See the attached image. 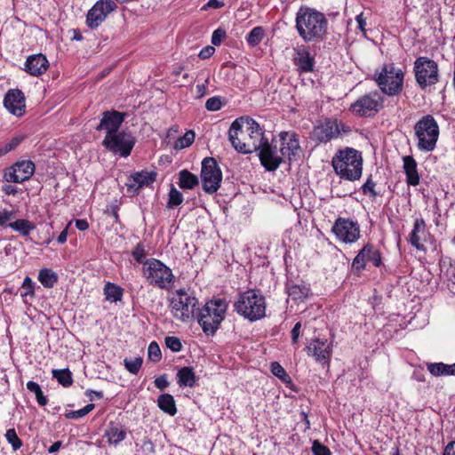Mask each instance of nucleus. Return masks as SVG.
<instances>
[{
  "mask_svg": "<svg viewBox=\"0 0 455 455\" xmlns=\"http://www.w3.org/2000/svg\"><path fill=\"white\" fill-rule=\"evenodd\" d=\"M228 140L238 153L247 155L259 152L260 164L268 172H275L283 163L276 146L264 138V131L252 117L241 116L233 121Z\"/></svg>",
  "mask_w": 455,
  "mask_h": 455,
  "instance_id": "obj_1",
  "label": "nucleus"
},
{
  "mask_svg": "<svg viewBox=\"0 0 455 455\" xmlns=\"http://www.w3.org/2000/svg\"><path fill=\"white\" fill-rule=\"evenodd\" d=\"M328 19L315 8L301 5L295 18V28L305 43L323 42L328 35Z\"/></svg>",
  "mask_w": 455,
  "mask_h": 455,
  "instance_id": "obj_2",
  "label": "nucleus"
},
{
  "mask_svg": "<svg viewBox=\"0 0 455 455\" xmlns=\"http://www.w3.org/2000/svg\"><path fill=\"white\" fill-rule=\"evenodd\" d=\"M332 167L341 179L350 181L357 180L362 176L363 157L358 150L347 148L339 152L331 160Z\"/></svg>",
  "mask_w": 455,
  "mask_h": 455,
  "instance_id": "obj_3",
  "label": "nucleus"
},
{
  "mask_svg": "<svg viewBox=\"0 0 455 455\" xmlns=\"http://www.w3.org/2000/svg\"><path fill=\"white\" fill-rule=\"evenodd\" d=\"M227 309L228 303L224 299L209 300L199 309L196 317L206 335H213L217 331L225 319Z\"/></svg>",
  "mask_w": 455,
  "mask_h": 455,
  "instance_id": "obj_4",
  "label": "nucleus"
},
{
  "mask_svg": "<svg viewBox=\"0 0 455 455\" xmlns=\"http://www.w3.org/2000/svg\"><path fill=\"white\" fill-rule=\"evenodd\" d=\"M235 311L251 322L265 316V297L255 290H248L239 294L235 305Z\"/></svg>",
  "mask_w": 455,
  "mask_h": 455,
  "instance_id": "obj_5",
  "label": "nucleus"
},
{
  "mask_svg": "<svg viewBox=\"0 0 455 455\" xmlns=\"http://www.w3.org/2000/svg\"><path fill=\"white\" fill-rule=\"evenodd\" d=\"M403 76L402 69L395 68L393 64H385L380 72H375L373 79L383 93L396 96L403 90Z\"/></svg>",
  "mask_w": 455,
  "mask_h": 455,
  "instance_id": "obj_6",
  "label": "nucleus"
},
{
  "mask_svg": "<svg viewBox=\"0 0 455 455\" xmlns=\"http://www.w3.org/2000/svg\"><path fill=\"white\" fill-rule=\"evenodd\" d=\"M352 129L349 125L339 121L337 118L327 117L314 126L310 138L318 144H326L339 138L342 133L347 134Z\"/></svg>",
  "mask_w": 455,
  "mask_h": 455,
  "instance_id": "obj_7",
  "label": "nucleus"
},
{
  "mask_svg": "<svg viewBox=\"0 0 455 455\" xmlns=\"http://www.w3.org/2000/svg\"><path fill=\"white\" fill-rule=\"evenodd\" d=\"M418 138V148L424 152L433 151L439 137V127L435 118L427 115L419 119L414 126Z\"/></svg>",
  "mask_w": 455,
  "mask_h": 455,
  "instance_id": "obj_8",
  "label": "nucleus"
},
{
  "mask_svg": "<svg viewBox=\"0 0 455 455\" xmlns=\"http://www.w3.org/2000/svg\"><path fill=\"white\" fill-rule=\"evenodd\" d=\"M143 274L150 284L161 289L171 287L174 279L172 270L156 259H147L143 267Z\"/></svg>",
  "mask_w": 455,
  "mask_h": 455,
  "instance_id": "obj_9",
  "label": "nucleus"
},
{
  "mask_svg": "<svg viewBox=\"0 0 455 455\" xmlns=\"http://www.w3.org/2000/svg\"><path fill=\"white\" fill-rule=\"evenodd\" d=\"M197 303L198 300L192 292L190 293L185 289H179L170 300L172 315L182 322H187L195 316Z\"/></svg>",
  "mask_w": 455,
  "mask_h": 455,
  "instance_id": "obj_10",
  "label": "nucleus"
},
{
  "mask_svg": "<svg viewBox=\"0 0 455 455\" xmlns=\"http://www.w3.org/2000/svg\"><path fill=\"white\" fill-rule=\"evenodd\" d=\"M413 71L415 80L422 90L439 82L438 65L428 57H418L414 61Z\"/></svg>",
  "mask_w": 455,
  "mask_h": 455,
  "instance_id": "obj_11",
  "label": "nucleus"
},
{
  "mask_svg": "<svg viewBox=\"0 0 455 455\" xmlns=\"http://www.w3.org/2000/svg\"><path fill=\"white\" fill-rule=\"evenodd\" d=\"M384 98L378 91H372L359 97L349 107V111L355 116L371 117L384 108Z\"/></svg>",
  "mask_w": 455,
  "mask_h": 455,
  "instance_id": "obj_12",
  "label": "nucleus"
},
{
  "mask_svg": "<svg viewBox=\"0 0 455 455\" xmlns=\"http://www.w3.org/2000/svg\"><path fill=\"white\" fill-rule=\"evenodd\" d=\"M136 143V139L131 132L122 130L116 133L106 135L102 146L112 152L118 154L122 157H127Z\"/></svg>",
  "mask_w": 455,
  "mask_h": 455,
  "instance_id": "obj_13",
  "label": "nucleus"
},
{
  "mask_svg": "<svg viewBox=\"0 0 455 455\" xmlns=\"http://www.w3.org/2000/svg\"><path fill=\"white\" fill-rule=\"evenodd\" d=\"M201 180L203 189L208 194L218 191L222 180V172L213 157H205L202 162Z\"/></svg>",
  "mask_w": 455,
  "mask_h": 455,
  "instance_id": "obj_14",
  "label": "nucleus"
},
{
  "mask_svg": "<svg viewBox=\"0 0 455 455\" xmlns=\"http://www.w3.org/2000/svg\"><path fill=\"white\" fill-rule=\"evenodd\" d=\"M331 232L336 238L345 243H355L360 238V226L356 220L339 217L332 228Z\"/></svg>",
  "mask_w": 455,
  "mask_h": 455,
  "instance_id": "obj_15",
  "label": "nucleus"
},
{
  "mask_svg": "<svg viewBox=\"0 0 455 455\" xmlns=\"http://www.w3.org/2000/svg\"><path fill=\"white\" fill-rule=\"evenodd\" d=\"M366 261H371L376 267L382 266L381 253L371 243L364 244L353 259L352 269L356 275L360 276L366 268Z\"/></svg>",
  "mask_w": 455,
  "mask_h": 455,
  "instance_id": "obj_16",
  "label": "nucleus"
},
{
  "mask_svg": "<svg viewBox=\"0 0 455 455\" xmlns=\"http://www.w3.org/2000/svg\"><path fill=\"white\" fill-rule=\"evenodd\" d=\"M117 8L116 4L112 0H99L88 11L86 24L90 28H98L108 17V15Z\"/></svg>",
  "mask_w": 455,
  "mask_h": 455,
  "instance_id": "obj_17",
  "label": "nucleus"
},
{
  "mask_svg": "<svg viewBox=\"0 0 455 455\" xmlns=\"http://www.w3.org/2000/svg\"><path fill=\"white\" fill-rule=\"evenodd\" d=\"M279 137L281 141L280 152L282 156L287 157L290 164L297 161L301 151L298 135L295 132H281Z\"/></svg>",
  "mask_w": 455,
  "mask_h": 455,
  "instance_id": "obj_18",
  "label": "nucleus"
},
{
  "mask_svg": "<svg viewBox=\"0 0 455 455\" xmlns=\"http://www.w3.org/2000/svg\"><path fill=\"white\" fill-rule=\"evenodd\" d=\"M100 124L95 127L96 131H106V135L119 132L127 114L115 109L104 111Z\"/></svg>",
  "mask_w": 455,
  "mask_h": 455,
  "instance_id": "obj_19",
  "label": "nucleus"
},
{
  "mask_svg": "<svg viewBox=\"0 0 455 455\" xmlns=\"http://www.w3.org/2000/svg\"><path fill=\"white\" fill-rule=\"evenodd\" d=\"M156 172L154 171H140L131 174L125 186L132 196L138 195L140 188L148 187L156 181Z\"/></svg>",
  "mask_w": 455,
  "mask_h": 455,
  "instance_id": "obj_20",
  "label": "nucleus"
},
{
  "mask_svg": "<svg viewBox=\"0 0 455 455\" xmlns=\"http://www.w3.org/2000/svg\"><path fill=\"white\" fill-rule=\"evenodd\" d=\"M292 61L299 73H310L314 71L315 60L308 48L305 45L297 46L294 49Z\"/></svg>",
  "mask_w": 455,
  "mask_h": 455,
  "instance_id": "obj_21",
  "label": "nucleus"
},
{
  "mask_svg": "<svg viewBox=\"0 0 455 455\" xmlns=\"http://www.w3.org/2000/svg\"><path fill=\"white\" fill-rule=\"evenodd\" d=\"M4 106L12 115L20 116L25 113L26 98L18 89L9 90L4 99Z\"/></svg>",
  "mask_w": 455,
  "mask_h": 455,
  "instance_id": "obj_22",
  "label": "nucleus"
},
{
  "mask_svg": "<svg viewBox=\"0 0 455 455\" xmlns=\"http://www.w3.org/2000/svg\"><path fill=\"white\" fill-rule=\"evenodd\" d=\"M4 180L9 183H20L28 180V160L15 163L4 170Z\"/></svg>",
  "mask_w": 455,
  "mask_h": 455,
  "instance_id": "obj_23",
  "label": "nucleus"
},
{
  "mask_svg": "<svg viewBox=\"0 0 455 455\" xmlns=\"http://www.w3.org/2000/svg\"><path fill=\"white\" fill-rule=\"evenodd\" d=\"M54 237L52 224L40 223L33 225L30 222V240L36 244H49Z\"/></svg>",
  "mask_w": 455,
  "mask_h": 455,
  "instance_id": "obj_24",
  "label": "nucleus"
},
{
  "mask_svg": "<svg viewBox=\"0 0 455 455\" xmlns=\"http://www.w3.org/2000/svg\"><path fill=\"white\" fill-rule=\"evenodd\" d=\"M313 347L312 355L315 357V361L321 363L323 365H329L330 357L331 355V348L326 343V340H321L316 339ZM308 351H311V346L307 347Z\"/></svg>",
  "mask_w": 455,
  "mask_h": 455,
  "instance_id": "obj_25",
  "label": "nucleus"
},
{
  "mask_svg": "<svg viewBox=\"0 0 455 455\" xmlns=\"http://www.w3.org/2000/svg\"><path fill=\"white\" fill-rule=\"evenodd\" d=\"M426 232V222L424 219H416L413 224V228L409 235V243L418 250H424V245L420 243V241L425 235Z\"/></svg>",
  "mask_w": 455,
  "mask_h": 455,
  "instance_id": "obj_26",
  "label": "nucleus"
},
{
  "mask_svg": "<svg viewBox=\"0 0 455 455\" xmlns=\"http://www.w3.org/2000/svg\"><path fill=\"white\" fill-rule=\"evenodd\" d=\"M403 171L406 174V182L410 186L419 184V175L417 169V162L411 156L403 157Z\"/></svg>",
  "mask_w": 455,
  "mask_h": 455,
  "instance_id": "obj_27",
  "label": "nucleus"
},
{
  "mask_svg": "<svg viewBox=\"0 0 455 455\" xmlns=\"http://www.w3.org/2000/svg\"><path fill=\"white\" fill-rule=\"evenodd\" d=\"M197 378L192 367H181L177 372V382L180 387H193L196 384Z\"/></svg>",
  "mask_w": 455,
  "mask_h": 455,
  "instance_id": "obj_28",
  "label": "nucleus"
},
{
  "mask_svg": "<svg viewBox=\"0 0 455 455\" xmlns=\"http://www.w3.org/2000/svg\"><path fill=\"white\" fill-rule=\"evenodd\" d=\"M49 68V61L42 53L30 55V76H40Z\"/></svg>",
  "mask_w": 455,
  "mask_h": 455,
  "instance_id": "obj_29",
  "label": "nucleus"
},
{
  "mask_svg": "<svg viewBox=\"0 0 455 455\" xmlns=\"http://www.w3.org/2000/svg\"><path fill=\"white\" fill-rule=\"evenodd\" d=\"M426 365L430 374L435 377L455 375V363L445 364L443 363H427Z\"/></svg>",
  "mask_w": 455,
  "mask_h": 455,
  "instance_id": "obj_30",
  "label": "nucleus"
},
{
  "mask_svg": "<svg viewBox=\"0 0 455 455\" xmlns=\"http://www.w3.org/2000/svg\"><path fill=\"white\" fill-rule=\"evenodd\" d=\"M198 184L199 180L197 176L188 170L184 169L179 172L178 185L181 189H193Z\"/></svg>",
  "mask_w": 455,
  "mask_h": 455,
  "instance_id": "obj_31",
  "label": "nucleus"
},
{
  "mask_svg": "<svg viewBox=\"0 0 455 455\" xmlns=\"http://www.w3.org/2000/svg\"><path fill=\"white\" fill-rule=\"evenodd\" d=\"M157 405L161 411L170 416H174L177 413L175 400L170 394L160 395L157 398Z\"/></svg>",
  "mask_w": 455,
  "mask_h": 455,
  "instance_id": "obj_32",
  "label": "nucleus"
},
{
  "mask_svg": "<svg viewBox=\"0 0 455 455\" xmlns=\"http://www.w3.org/2000/svg\"><path fill=\"white\" fill-rule=\"evenodd\" d=\"M104 295L106 299L111 302L121 301L124 289L116 283L108 282L104 286Z\"/></svg>",
  "mask_w": 455,
  "mask_h": 455,
  "instance_id": "obj_33",
  "label": "nucleus"
},
{
  "mask_svg": "<svg viewBox=\"0 0 455 455\" xmlns=\"http://www.w3.org/2000/svg\"><path fill=\"white\" fill-rule=\"evenodd\" d=\"M38 281L45 288H52L58 282V275L51 268H42L38 274Z\"/></svg>",
  "mask_w": 455,
  "mask_h": 455,
  "instance_id": "obj_34",
  "label": "nucleus"
},
{
  "mask_svg": "<svg viewBox=\"0 0 455 455\" xmlns=\"http://www.w3.org/2000/svg\"><path fill=\"white\" fill-rule=\"evenodd\" d=\"M288 295L294 301H303L309 295L310 289L306 285L292 284L288 286Z\"/></svg>",
  "mask_w": 455,
  "mask_h": 455,
  "instance_id": "obj_35",
  "label": "nucleus"
},
{
  "mask_svg": "<svg viewBox=\"0 0 455 455\" xmlns=\"http://www.w3.org/2000/svg\"><path fill=\"white\" fill-rule=\"evenodd\" d=\"M106 436L110 443L117 444L125 438L126 432L122 426L111 425L106 431Z\"/></svg>",
  "mask_w": 455,
  "mask_h": 455,
  "instance_id": "obj_36",
  "label": "nucleus"
},
{
  "mask_svg": "<svg viewBox=\"0 0 455 455\" xmlns=\"http://www.w3.org/2000/svg\"><path fill=\"white\" fill-rule=\"evenodd\" d=\"M52 377L64 387H70L73 384L72 372L68 368L62 370H52Z\"/></svg>",
  "mask_w": 455,
  "mask_h": 455,
  "instance_id": "obj_37",
  "label": "nucleus"
},
{
  "mask_svg": "<svg viewBox=\"0 0 455 455\" xmlns=\"http://www.w3.org/2000/svg\"><path fill=\"white\" fill-rule=\"evenodd\" d=\"M441 271L448 282L455 284V264H452L451 259H443L440 263Z\"/></svg>",
  "mask_w": 455,
  "mask_h": 455,
  "instance_id": "obj_38",
  "label": "nucleus"
},
{
  "mask_svg": "<svg viewBox=\"0 0 455 455\" xmlns=\"http://www.w3.org/2000/svg\"><path fill=\"white\" fill-rule=\"evenodd\" d=\"M265 36V31L262 27H255L248 34L246 40L250 46L254 47L261 43Z\"/></svg>",
  "mask_w": 455,
  "mask_h": 455,
  "instance_id": "obj_39",
  "label": "nucleus"
},
{
  "mask_svg": "<svg viewBox=\"0 0 455 455\" xmlns=\"http://www.w3.org/2000/svg\"><path fill=\"white\" fill-rule=\"evenodd\" d=\"M270 370L272 374L280 379L283 383L290 384L292 382L291 378L278 362L271 363Z\"/></svg>",
  "mask_w": 455,
  "mask_h": 455,
  "instance_id": "obj_40",
  "label": "nucleus"
},
{
  "mask_svg": "<svg viewBox=\"0 0 455 455\" xmlns=\"http://www.w3.org/2000/svg\"><path fill=\"white\" fill-rule=\"evenodd\" d=\"M375 187L376 183L372 180L371 175H370L361 188L362 193L369 196L371 199H375L377 196H380V194L375 190Z\"/></svg>",
  "mask_w": 455,
  "mask_h": 455,
  "instance_id": "obj_41",
  "label": "nucleus"
},
{
  "mask_svg": "<svg viewBox=\"0 0 455 455\" xmlns=\"http://www.w3.org/2000/svg\"><path fill=\"white\" fill-rule=\"evenodd\" d=\"M143 363L142 357H135L133 359L125 358L124 364L125 369L132 374H137L141 368Z\"/></svg>",
  "mask_w": 455,
  "mask_h": 455,
  "instance_id": "obj_42",
  "label": "nucleus"
},
{
  "mask_svg": "<svg viewBox=\"0 0 455 455\" xmlns=\"http://www.w3.org/2000/svg\"><path fill=\"white\" fill-rule=\"evenodd\" d=\"M183 202V195L174 187H172L169 192L168 208H174Z\"/></svg>",
  "mask_w": 455,
  "mask_h": 455,
  "instance_id": "obj_43",
  "label": "nucleus"
},
{
  "mask_svg": "<svg viewBox=\"0 0 455 455\" xmlns=\"http://www.w3.org/2000/svg\"><path fill=\"white\" fill-rule=\"evenodd\" d=\"M30 393H34L36 402L40 406H44L48 403V398L44 395L40 386L34 381H30Z\"/></svg>",
  "mask_w": 455,
  "mask_h": 455,
  "instance_id": "obj_44",
  "label": "nucleus"
},
{
  "mask_svg": "<svg viewBox=\"0 0 455 455\" xmlns=\"http://www.w3.org/2000/svg\"><path fill=\"white\" fill-rule=\"evenodd\" d=\"M195 140V132L188 131L182 137L179 138L176 141L175 148H185L189 147Z\"/></svg>",
  "mask_w": 455,
  "mask_h": 455,
  "instance_id": "obj_45",
  "label": "nucleus"
},
{
  "mask_svg": "<svg viewBox=\"0 0 455 455\" xmlns=\"http://www.w3.org/2000/svg\"><path fill=\"white\" fill-rule=\"evenodd\" d=\"M24 139L25 136H18L12 138L11 141L5 144L4 147H0V155L4 156L8 152L15 149Z\"/></svg>",
  "mask_w": 455,
  "mask_h": 455,
  "instance_id": "obj_46",
  "label": "nucleus"
},
{
  "mask_svg": "<svg viewBox=\"0 0 455 455\" xmlns=\"http://www.w3.org/2000/svg\"><path fill=\"white\" fill-rule=\"evenodd\" d=\"M132 255L138 263H142L145 265V262L147 261V259H145L147 253L144 245L141 243H139L134 247L132 251Z\"/></svg>",
  "mask_w": 455,
  "mask_h": 455,
  "instance_id": "obj_47",
  "label": "nucleus"
},
{
  "mask_svg": "<svg viewBox=\"0 0 455 455\" xmlns=\"http://www.w3.org/2000/svg\"><path fill=\"white\" fill-rule=\"evenodd\" d=\"M148 358L156 363L161 360L162 355L158 344L156 341H152L148 348Z\"/></svg>",
  "mask_w": 455,
  "mask_h": 455,
  "instance_id": "obj_48",
  "label": "nucleus"
},
{
  "mask_svg": "<svg viewBox=\"0 0 455 455\" xmlns=\"http://www.w3.org/2000/svg\"><path fill=\"white\" fill-rule=\"evenodd\" d=\"M165 345L173 352H180L182 349V344L180 339L175 336H167L164 339Z\"/></svg>",
  "mask_w": 455,
  "mask_h": 455,
  "instance_id": "obj_49",
  "label": "nucleus"
},
{
  "mask_svg": "<svg viewBox=\"0 0 455 455\" xmlns=\"http://www.w3.org/2000/svg\"><path fill=\"white\" fill-rule=\"evenodd\" d=\"M9 227L15 231L20 232L24 235H28V220H18L9 224Z\"/></svg>",
  "mask_w": 455,
  "mask_h": 455,
  "instance_id": "obj_50",
  "label": "nucleus"
},
{
  "mask_svg": "<svg viewBox=\"0 0 455 455\" xmlns=\"http://www.w3.org/2000/svg\"><path fill=\"white\" fill-rule=\"evenodd\" d=\"M5 437L7 441L12 444L14 451L20 449L22 445L20 439L18 437L14 429H8Z\"/></svg>",
  "mask_w": 455,
  "mask_h": 455,
  "instance_id": "obj_51",
  "label": "nucleus"
},
{
  "mask_svg": "<svg viewBox=\"0 0 455 455\" xmlns=\"http://www.w3.org/2000/svg\"><path fill=\"white\" fill-rule=\"evenodd\" d=\"M312 452L314 455H331L330 449L321 443L318 440H315L312 443Z\"/></svg>",
  "mask_w": 455,
  "mask_h": 455,
  "instance_id": "obj_52",
  "label": "nucleus"
},
{
  "mask_svg": "<svg viewBox=\"0 0 455 455\" xmlns=\"http://www.w3.org/2000/svg\"><path fill=\"white\" fill-rule=\"evenodd\" d=\"M222 102L220 97H212L205 102V108L209 111H218L221 108Z\"/></svg>",
  "mask_w": 455,
  "mask_h": 455,
  "instance_id": "obj_53",
  "label": "nucleus"
},
{
  "mask_svg": "<svg viewBox=\"0 0 455 455\" xmlns=\"http://www.w3.org/2000/svg\"><path fill=\"white\" fill-rule=\"evenodd\" d=\"M226 30L221 28H219L216 30H214L212 35V44L213 45H220L222 43V41L226 38Z\"/></svg>",
  "mask_w": 455,
  "mask_h": 455,
  "instance_id": "obj_54",
  "label": "nucleus"
},
{
  "mask_svg": "<svg viewBox=\"0 0 455 455\" xmlns=\"http://www.w3.org/2000/svg\"><path fill=\"white\" fill-rule=\"evenodd\" d=\"M141 449H142L143 452L146 453L147 455L155 454V452H156L155 444L148 438H145L142 441Z\"/></svg>",
  "mask_w": 455,
  "mask_h": 455,
  "instance_id": "obj_55",
  "label": "nucleus"
},
{
  "mask_svg": "<svg viewBox=\"0 0 455 455\" xmlns=\"http://www.w3.org/2000/svg\"><path fill=\"white\" fill-rule=\"evenodd\" d=\"M154 383H155V386L160 390H164L169 386V382L167 380L166 374H163V375H160L159 377H157L155 379Z\"/></svg>",
  "mask_w": 455,
  "mask_h": 455,
  "instance_id": "obj_56",
  "label": "nucleus"
},
{
  "mask_svg": "<svg viewBox=\"0 0 455 455\" xmlns=\"http://www.w3.org/2000/svg\"><path fill=\"white\" fill-rule=\"evenodd\" d=\"M214 52L215 48L213 46L207 45L200 51L198 57L202 60H206L212 56Z\"/></svg>",
  "mask_w": 455,
  "mask_h": 455,
  "instance_id": "obj_57",
  "label": "nucleus"
},
{
  "mask_svg": "<svg viewBox=\"0 0 455 455\" xmlns=\"http://www.w3.org/2000/svg\"><path fill=\"white\" fill-rule=\"evenodd\" d=\"M300 328H301V323L298 322L295 323V325L291 329V336L292 344H296L298 342L299 337V332H300Z\"/></svg>",
  "mask_w": 455,
  "mask_h": 455,
  "instance_id": "obj_58",
  "label": "nucleus"
},
{
  "mask_svg": "<svg viewBox=\"0 0 455 455\" xmlns=\"http://www.w3.org/2000/svg\"><path fill=\"white\" fill-rule=\"evenodd\" d=\"M13 218V212L4 210L0 212V226L4 225L7 221Z\"/></svg>",
  "mask_w": 455,
  "mask_h": 455,
  "instance_id": "obj_59",
  "label": "nucleus"
},
{
  "mask_svg": "<svg viewBox=\"0 0 455 455\" xmlns=\"http://www.w3.org/2000/svg\"><path fill=\"white\" fill-rule=\"evenodd\" d=\"M65 418L66 419H79V418H83L84 417V413L83 412V410L80 409V410H77V411H67L65 414H64Z\"/></svg>",
  "mask_w": 455,
  "mask_h": 455,
  "instance_id": "obj_60",
  "label": "nucleus"
},
{
  "mask_svg": "<svg viewBox=\"0 0 455 455\" xmlns=\"http://www.w3.org/2000/svg\"><path fill=\"white\" fill-rule=\"evenodd\" d=\"M443 455H455V441H451L446 444Z\"/></svg>",
  "mask_w": 455,
  "mask_h": 455,
  "instance_id": "obj_61",
  "label": "nucleus"
},
{
  "mask_svg": "<svg viewBox=\"0 0 455 455\" xmlns=\"http://www.w3.org/2000/svg\"><path fill=\"white\" fill-rule=\"evenodd\" d=\"M355 20L357 22V28L363 31V32H365V26H366V20L365 19L363 18V13H360L359 15H357L355 17Z\"/></svg>",
  "mask_w": 455,
  "mask_h": 455,
  "instance_id": "obj_62",
  "label": "nucleus"
},
{
  "mask_svg": "<svg viewBox=\"0 0 455 455\" xmlns=\"http://www.w3.org/2000/svg\"><path fill=\"white\" fill-rule=\"evenodd\" d=\"M71 224V221L67 225V227L61 231V233L59 235L57 241L59 243H65L68 237V229L69 225Z\"/></svg>",
  "mask_w": 455,
  "mask_h": 455,
  "instance_id": "obj_63",
  "label": "nucleus"
},
{
  "mask_svg": "<svg viewBox=\"0 0 455 455\" xmlns=\"http://www.w3.org/2000/svg\"><path fill=\"white\" fill-rule=\"evenodd\" d=\"M76 228L80 231H85L89 228V224L86 220H76Z\"/></svg>",
  "mask_w": 455,
  "mask_h": 455,
  "instance_id": "obj_64",
  "label": "nucleus"
}]
</instances>
